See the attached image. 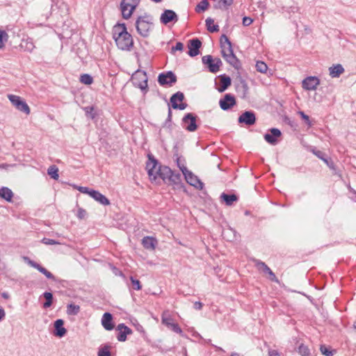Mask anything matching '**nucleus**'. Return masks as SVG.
I'll use <instances>...</instances> for the list:
<instances>
[{"mask_svg":"<svg viewBox=\"0 0 356 356\" xmlns=\"http://www.w3.org/2000/svg\"><path fill=\"white\" fill-rule=\"evenodd\" d=\"M234 0H220L216 5H215L216 8L226 10L230 6Z\"/></svg>","mask_w":356,"mask_h":356,"instance_id":"72a5a7b5","label":"nucleus"},{"mask_svg":"<svg viewBox=\"0 0 356 356\" xmlns=\"http://www.w3.org/2000/svg\"><path fill=\"white\" fill-rule=\"evenodd\" d=\"M48 175L55 180L59 177L58 168L56 165H51L47 170Z\"/></svg>","mask_w":356,"mask_h":356,"instance_id":"f704fd0d","label":"nucleus"},{"mask_svg":"<svg viewBox=\"0 0 356 356\" xmlns=\"http://www.w3.org/2000/svg\"><path fill=\"white\" fill-rule=\"evenodd\" d=\"M220 198L225 201L227 206H231L232 204L237 200V196L234 194L228 195L226 193H222Z\"/></svg>","mask_w":356,"mask_h":356,"instance_id":"7c9ffc66","label":"nucleus"},{"mask_svg":"<svg viewBox=\"0 0 356 356\" xmlns=\"http://www.w3.org/2000/svg\"><path fill=\"white\" fill-rule=\"evenodd\" d=\"M266 274H268L269 275V277H270V280L273 281V282H277L278 280L275 276V275L274 274V273L270 270V268L266 273Z\"/></svg>","mask_w":356,"mask_h":356,"instance_id":"bf43d9fd","label":"nucleus"},{"mask_svg":"<svg viewBox=\"0 0 356 356\" xmlns=\"http://www.w3.org/2000/svg\"><path fill=\"white\" fill-rule=\"evenodd\" d=\"M236 104L235 97L231 94H226L219 101V105L222 110L227 111Z\"/></svg>","mask_w":356,"mask_h":356,"instance_id":"2eb2a0df","label":"nucleus"},{"mask_svg":"<svg viewBox=\"0 0 356 356\" xmlns=\"http://www.w3.org/2000/svg\"><path fill=\"white\" fill-rule=\"evenodd\" d=\"M0 197L10 202L13 197V193L9 188L3 186L0 188Z\"/></svg>","mask_w":356,"mask_h":356,"instance_id":"c85d7f7f","label":"nucleus"},{"mask_svg":"<svg viewBox=\"0 0 356 356\" xmlns=\"http://www.w3.org/2000/svg\"><path fill=\"white\" fill-rule=\"evenodd\" d=\"M220 47L222 56L233 51L232 43L225 35L220 38Z\"/></svg>","mask_w":356,"mask_h":356,"instance_id":"412c9836","label":"nucleus"},{"mask_svg":"<svg viewBox=\"0 0 356 356\" xmlns=\"http://www.w3.org/2000/svg\"><path fill=\"white\" fill-rule=\"evenodd\" d=\"M90 197L102 205L106 206L110 204L109 200L97 191L93 190L91 191Z\"/></svg>","mask_w":356,"mask_h":356,"instance_id":"4be33fe9","label":"nucleus"},{"mask_svg":"<svg viewBox=\"0 0 356 356\" xmlns=\"http://www.w3.org/2000/svg\"><path fill=\"white\" fill-rule=\"evenodd\" d=\"M344 72V68L341 64L333 65L329 67V73L332 78H338Z\"/></svg>","mask_w":356,"mask_h":356,"instance_id":"393cba45","label":"nucleus"},{"mask_svg":"<svg viewBox=\"0 0 356 356\" xmlns=\"http://www.w3.org/2000/svg\"><path fill=\"white\" fill-rule=\"evenodd\" d=\"M80 311V307L74 304H70L67 306V313L69 315H76Z\"/></svg>","mask_w":356,"mask_h":356,"instance_id":"c9c22d12","label":"nucleus"},{"mask_svg":"<svg viewBox=\"0 0 356 356\" xmlns=\"http://www.w3.org/2000/svg\"><path fill=\"white\" fill-rule=\"evenodd\" d=\"M97 356H111L110 346H104L101 347L98 350Z\"/></svg>","mask_w":356,"mask_h":356,"instance_id":"79ce46f5","label":"nucleus"},{"mask_svg":"<svg viewBox=\"0 0 356 356\" xmlns=\"http://www.w3.org/2000/svg\"><path fill=\"white\" fill-rule=\"evenodd\" d=\"M238 88L239 90L242 91L243 97H245V95L248 92V87L247 83L244 81H242L241 82L240 85L238 86Z\"/></svg>","mask_w":356,"mask_h":356,"instance_id":"3c124183","label":"nucleus"},{"mask_svg":"<svg viewBox=\"0 0 356 356\" xmlns=\"http://www.w3.org/2000/svg\"><path fill=\"white\" fill-rule=\"evenodd\" d=\"M182 126L188 131H195L197 129L196 117L192 113H187L182 119Z\"/></svg>","mask_w":356,"mask_h":356,"instance_id":"9d476101","label":"nucleus"},{"mask_svg":"<svg viewBox=\"0 0 356 356\" xmlns=\"http://www.w3.org/2000/svg\"><path fill=\"white\" fill-rule=\"evenodd\" d=\"M256 69L261 73H266L268 70V66L264 62L257 61L256 63Z\"/></svg>","mask_w":356,"mask_h":356,"instance_id":"c03bdc74","label":"nucleus"},{"mask_svg":"<svg viewBox=\"0 0 356 356\" xmlns=\"http://www.w3.org/2000/svg\"><path fill=\"white\" fill-rule=\"evenodd\" d=\"M64 321L62 319H57L54 322V335L58 337H63L66 334V329L63 327Z\"/></svg>","mask_w":356,"mask_h":356,"instance_id":"5701e85b","label":"nucleus"},{"mask_svg":"<svg viewBox=\"0 0 356 356\" xmlns=\"http://www.w3.org/2000/svg\"><path fill=\"white\" fill-rule=\"evenodd\" d=\"M76 216L79 219H83L86 216V211L84 209L80 208L78 210Z\"/></svg>","mask_w":356,"mask_h":356,"instance_id":"13d9d810","label":"nucleus"},{"mask_svg":"<svg viewBox=\"0 0 356 356\" xmlns=\"http://www.w3.org/2000/svg\"><path fill=\"white\" fill-rule=\"evenodd\" d=\"M184 49V44L181 42H178L176 43L175 46L172 48V51H182Z\"/></svg>","mask_w":356,"mask_h":356,"instance_id":"5fc2aeb1","label":"nucleus"},{"mask_svg":"<svg viewBox=\"0 0 356 356\" xmlns=\"http://www.w3.org/2000/svg\"><path fill=\"white\" fill-rule=\"evenodd\" d=\"M148 159L146 164L148 175L151 180H156L160 165H159L157 161L153 156H149Z\"/></svg>","mask_w":356,"mask_h":356,"instance_id":"6e6552de","label":"nucleus"},{"mask_svg":"<svg viewBox=\"0 0 356 356\" xmlns=\"http://www.w3.org/2000/svg\"><path fill=\"white\" fill-rule=\"evenodd\" d=\"M117 330L119 331L117 336V339L119 341H125L127 340V336L132 333V330L124 323L119 324L117 326Z\"/></svg>","mask_w":356,"mask_h":356,"instance_id":"aec40b11","label":"nucleus"},{"mask_svg":"<svg viewBox=\"0 0 356 356\" xmlns=\"http://www.w3.org/2000/svg\"><path fill=\"white\" fill-rule=\"evenodd\" d=\"M8 35L4 31L0 30V49L4 46V43L8 40Z\"/></svg>","mask_w":356,"mask_h":356,"instance_id":"09e8293b","label":"nucleus"},{"mask_svg":"<svg viewBox=\"0 0 356 356\" xmlns=\"http://www.w3.org/2000/svg\"><path fill=\"white\" fill-rule=\"evenodd\" d=\"M140 0H122L120 10L122 17L125 19H129L134 10L138 6Z\"/></svg>","mask_w":356,"mask_h":356,"instance_id":"7ed1b4c3","label":"nucleus"},{"mask_svg":"<svg viewBox=\"0 0 356 356\" xmlns=\"http://www.w3.org/2000/svg\"><path fill=\"white\" fill-rule=\"evenodd\" d=\"M177 166L179 167V168L180 169V170L182 172L183 175L184 174V172H186L188 170L185 165L184 159H183L181 158H177Z\"/></svg>","mask_w":356,"mask_h":356,"instance_id":"49530a36","label":"nucleus"},{"mask_svg":"<svg viewBox=\"0 0 356 356\" xmlns=\"http://www.w3.org/2000/svg\"><path fill=\"white\" fill-rule=\"evenodd\" d=\"M222 236L228 241H232L235 238L234 231L232 229L227 228L222 231Z\"/></svg>","mask_w":356,"mask_h":356,"instance_id":"4c0bfd02","label":"nucleus"},{"mask_svg":"<svg viewBox=\"0 0 356 356\" xmlns=\"http://www.w3.org/2000/svg\"><path fill=\"white\" fill-rule=\"evenodd\" d=\"M15 165V164H6V163H3V164H0V168L8 169V168H11V167H13Z\"/></svg>","mask_w":356,"mask_h":356,"instance_id":"774afa93","label":"nucleus"},{"mask_svg":"<svg viewBox=\"0 0 356 356\" xmlns=\"http://www.w3.org/2000/svg\"><path fill=\"white\" fill-rule=\"evenodd\" d=\"M142 244L145 248L154 250L157 244V241L154 237L145 236L142 240Z\"/></svg>","mask_w":356,"mask_h":356,"instance_id":"a878e982","label":"nucleus"},{"mask_svg":"<svg viewBox=\"0 0 356 356\" xmlns=\"http://www.w3.org/2000/svg\"><path fill=\"white\" fill-rule=\"evenodd\" d=\"M42 243L45 244V245H56V244H60V243H58V241L54 240V239H51V238H42Z\"/></svg>","mask_w":356,"mask_h":356,"instance_id":"864d4df0","label":"nucleus"},{"mask_svg":"<svg viewBox=\"0 0 356 356\" xmlns=\"http://www.w3.org/2000/svg\"><path fill=\"white\" fill-rule=\"evenodd\" d=\"M8 98L17 110L27 115L30 113L31 111L29 106L19 96L10 94L8 95Z\"/></svg>","mask_w":356,"mask_h":356,"instance_id":"423d86ee","label":"nucleus"},{"mask_svg":"<svg viewBox=\"0 0 356 356\" xmlns=\"http://www.w3.org/2000/svg\"><path fill=\"white\" fill-rule=\"evenodd\" d=\"M224 59L231 65H232L234 67H237L238 65V60L236 57V56L234 54V51H232L231 53L228 54H225L222 56Z\"/></svg>","mask_w":356,"mask_h":356,"instance_id":"c756f323","label":"nucleus"},{"mask_svg":"<svg viewBox=\"0 0 356 356\" xmlns=\"http://www.w3.org/2000/svg\"><path fill=\"white\" fill-rule=\"evenodd\" d=\"M168 181H170L174 184H179L181 181V175L179 173L172 171Z\"/></svg>","mask_w":356,"mask_h":356,"instance_id":"ea45409f","label":"nucleus"},{"mask_svg":"<svg viewBox=\"0 0 356 356\" xmlns=\"http://www.w3.org/2000/svg\"><path fill=\"white\" fill-rule=\"evenodd\" d=\"M298 353L301 356H309L310 355V350L307 346L300 344L298 347Z\"/></svg>","mask_w":356,"mask_h":356,"instance_id":"37998d69","label":"nucleus"},{"mask_svg":"<svg viewBox=\"0 0 356 356\" xmlns=\"http://www.w3.org/2000/svg\"><path fill=\"white\" fill-rule=\"evenodd\" d=\"M161 22L167 24L171 22H177L178 21L177 15L172 10H165L160 17Z\"/></svg>","mask_w":356,"mask_h":356,"instance_id":"f3484780","label":"nucleus"},{"mask_svg":"<svg viewBox=\"0 0 356 356\" xmlns=\"http://www.w3.org/2000/svg\"><path fill=\"white\" fill-rule=\"evenodd\" d=\"M320 350L321 353L325 356H333L334 352V350H330L323 345L321 346Z\"/></svg>","mask_w":356,"mask_h":356,"instance_id":"de8ad7c7","label":"nucleus"},{"mask_svg":"<svg viewBox=\"0 0 356 356\" xmlns=\"http://www.w3.org/2000/svg\"><path fill=\"white\" fill-rule=\"evenodd\" d=\"M203 64L207 65L209 71L212 73H216L219 71L222 62L220 58L213 59L211 56L207 55L202 58Z\"/></svg>","mask_w":356,"mask_h":356,"instance_id":"0eeeda50","label":"nucleus"},{"mask_svg":"<svg viewBox=\"0 0 356 356\" xmlns=\"http://www.w3.org/2000/svg\"><path fill=\"white\" fill-rule=\"evenodd\" d=\"M238 121L248 126L253 125L256 122L255 114L252 111H245L239 116Z\"/></svg>","mask_w":356,"mask_h":356,"instance_id":"dca6fc26","label":"nucleus"},{"mask_svg":"<svg viewBox=\"0 0 356 356\" xmlns=\"http://www.w3.org/2000/svg\"><path fill=\"white\" fill-rule=\"evenodd\" d=\"M112 315L110 313L106 312L102 318V325L106 330H112L114 325L112 323Z\"/></svg>","mask_w":356,"mask_h":356,"instance_id":"b1692460","label":"nucleus"},{"mask_svg":"<svg viewBox=\"0 0 356 356\" xmlns=\"http://www.w3.org/2000/svg\"><path fill=\"white\" fill-rule=\"evenodd\" d=\"M194 308L197 310H200L202 308V303L200 302H195L194 303Z\"/></svg>","mask_w":356,"mask_h":356,"instance_id":"0e129e2a","label":"nucleus"},{"mask_svg":"<svg viewBox=\"0 0 356 356\" xmlns=\"http://www.w3.org/2000/svg\"><path fill=\"white\" fill-rule=\"evenodd\" d=\"M252 22H253L252 19L249 17H244L243 18V24L245 26H248L250 25L252 23Z\"/></svg>","mask_w":356,"mask_h":356,"instance_id":"4d7b16f0","label":"nucleus"},{"mask_svg":"<svg viewBox=\"0 0 356 356\" xmlns=\"http://www.w3.org/2000/svg\"><path fill=\"white\" fill-rule=\"evenodd\" d=\"M300 115H301L302 118L304 119L307 123H309V116L304 113V112H300Z\"/></svg>","mask_w":356,"mask_h":356,"instance_id":"69168bd1","label":"nucleus"},{"mask_svg":"<svg viewBox=\"0 0 356 356\" xmlns=\"http://www.w3.org/2000/svg\"><path fill=\"white\" fill-rule=\"evenodd\" d=\"M113 38L118 49L130 51L134 44L131 35L128 33L124 24H118L113 28Z\"/></svg>","mask_w":356,"mask_h":356,"instance_id":"f257e3e1","label":"nucleus"},{"mask_svg":"<svg viewBox=\"0 0 356 356\" xmlns=\"http://www.w3.org/2000/svg\"><path fill=\"white\" fill-rule=\"evenodd\" d=\"M43 296L46 300L45 302L43 304V307L48 308V307H51L52 305V300H53L52 293L50 292H44L43 293Z\"/></svg>","mask_w":356,"mask_h":356,"instance_id":"58836bf2","label":"nucleus"},{"mask_svg":"<svg viewBox=\"0 0 356 356\" xmlns=\"http://www.w3.org/2000/svg\"><path fill=\"white\" fill-rule=\"evenodd\" d=\"M137 32L143 37H147L152 28V23L149 16L139 17L136 22Z\"/></svg>","mask_w":356,"mask_h":356,"instance_id":"f03ea898","label":"nucleus"},{"mask_svg":"<svg viewBox=\"0 0 356 356\" xmlns=\"http://www.w3.org/2000/svg\"><path fill=\"white\" fill-rule=\"evenodd\" d=\"M26 260H27V263L29 265H30L31 267L37 269L38 271H40L41 273H42L44 275L46 276L47 278L52 280L54 281L56 280L55 277L51 274L49 271H48L46 268L41 266L39 264L35 262L34 261L30 260L28 258H25Z\"/></svg>","mask_w":356,"mask_h":356,"instance_id":"6ab92c4d","label":"nucleus"},{"mask_svg":"<svg viewBox=\"0 0 356 356\" xmlns=\"http://www.w3.org/2000/svg\"><path fill=\"white\" fill-rule=\"evenodd\" d=\"M268 356H281V353L277 350L269 348Z\"/></svg>","mask_w":356,"mask_h":356,"instance_id":"6e6d98bb","label":"nucleus"},{"mask_svg":"<svg viewBox=\"0 0 356 356\" xmlns=\"http://www.w3.org/2000/svg\"><path fill=\"white\" fill-rule=\"evenodd\" d=\"M6 312L4 310V309L1 307H0V322L2 321L5 317H6Z\"/></svg>","mask_w":356,"mask_h":356,"instance_id":"e2e57ef3","label":"nucleus"},{"mask_svg":"<svg viewBox=\"0 0 356 356\" xmlns=\"http://www.w3.org/2000/svg\"><path fill=\"white\" fill-rule=\"evenodd\" d=\"M172 171V170L167 166H160L159 167L157 177L161 178L165 181H168Z\"/></svg>","mask_w":356,"mask_h":356,"instance_id":"cd10ccee","label":"nucleus"},{"mask_svg":"<svg viewBox=\"0 0 356 356\" xmlns=\"http://www.w3.org/2000/svg\"><path fill=\"white\" fill-rule=\"evenodd\" d=\"M113 271L115 275L122 276V273L115 267H113Z\"/></svg>","mask_w":356,"mask_h":356,"instance_id":"338daca9","label":"nucleus"},{"mask_svg":"<svg viewBox=\"0 0 356 356\" xmlns=\"http://www.w3.org/2000/svg\"><path fill=\"white\" fill-rule=\"evenodd\" d=\"M161 323L175 333L179 334L181 336H184L182 330L177 323L174 322V319L168 310L163 312L161 314Z\"/></svg>","mask_w":356,"mask_h":356,"instance_id":"20e7f679","label":"nucleus"},{"mask_svg":"<svg viewBox=\"0 0 356 356\" xmlns=\"http://www.w3.org/2000/svg\"><path fill=\"white\" fill-rule=\"evenodd\" d=\"M320 84V79L315 76H309L302 81V87L305 90H315Z\"/></svg>","mask_w":356,"mask_h":356,"instance_id":"9b49d317","label":"nucleus"},{"mask_svg":"<svg viewBox=\"0 0 356 356\" xmlns=\"http://www.w3.org/2000/svg\"><path fill=\"white\" fill-rule=\"evenodd\" d=\"M220 83L221 85L218 90L223 92L231 85V79L226 75H222L220 76Z\"/></svg>","mask_w":356,"mask_h":356,"instance_id":"2f4dec72","label":"nucleus"},{"mask_svg":"<svg viewBox=\"0 0 356 356\" xmlns=\"http://www.w3.org/2000/svg\"><path fill=\"white\" fill-rule=\"evenodd\" d=\"M130 280L134 289L138 291L141 289V285L139 280L134 279L133 277H131Z\"/></svg>","mask_w":356,"mask_h":356,"instance_id":"603ef678","label":"nucleus"},{"mask_svg":"<svg viewBox=\"0 0 356 356\" xmlns=\"http://www.w3.org/2000/svg\"><path fill=\"white\" fill-rule=\"evenodd\" d=\"M176 81L177 76L171 71L161 73L158 76V82L161 86H172Z\"/></svg>","mask_w":356,"mask_h":356,"instance_id":"1a4fd4ad","label":"nucleus"},{"mask_svg":"<svg viewBox=\"0 0 356 356\" xmlns=\"http://www.w3.org/2000/svg\"><path fill=\"white\" fill-rule=\"evenodd\" d=\"M266 274H268L269 275V277H270V280L273 281V282H277L278 280L275 276V275L274 274V273L270 270V268L266 273Z\"/></svg>","mask_w":356,"mask_h":356,"instance_id":"052dcab7","label":"nucleus"},{"mask_svg":"<svg viewBox=\"0 0 356 356\" xmlns=\"http://www.w3.org/2000/svg\"><path fill=\"white\" fill-rule=\"evenodd\" d=\"M207 30L211 33L217 32L219 30L218 26L214 24V20L210 17L205 21Z\"/></svg>","mask_w":356,"mask_h":356,"instance_id":"473e14b6","label":"nucleus"},{"mask_svg":"<svg viewBox=\"0 0 356 356\" xmlns=\"http://www.w3.org/2000/svg\"><path fill=\"white\" fill-rule=\"evenodd\" d=\"M80 81L86 85H90L93 82V79L90 74H83L80 77Z\"/></svg>","mask_w":356,"mask_h":356,"instance_id":"a19ab883","label":"nucleus"},{"mask_svg":"<svg viewBox=\"0 0 356 356\" xmlns=\"http://www.w3.org/2000/svg\"><path fill=\"white\" fill-rule=\"evenodd\" d=\"M312 152L320 159H323V153L322 152L316 150L315 149H312Z\"/></svg>","mask_w":356,"mask_h":356,"instance_id":"680f3d73","label":"nucleus"},{"mask_svg":"<svg viewBox=\"0 0 356 356\" xmlns=\"http://www.w3.org/2000/svg\"><path fill=\"white\" fill-rule=\"evenodd\" d=\"M281 136L282 133L280 129L272 128L264 135V139L268 143L275 145L278 143Z\"/></svg>","mask_w":356,"mask_h":356,"instance_id":"f8f14e48","label":"nucleus"},{"mask_svg":"<svg viewBox=\"0 0 356 356\" xmlns=\"http://www.w3.org/2000/svg\"><path fill=\"white\" fill-rule=\"evenodd\" d=\"M184 98V94L181 92H177L174 94L170 98L172 107L174 109L184 110L186 108L187 104L183 103Z\"/></svg>","mask_w":356,"mask_h":356,"instance_id":"ddd939ff","label":"nucleus"},{"mask_svg":"<svg viewBox=\"0 0 356 356\" xmlns=\"http://www.w3.org/2000/svg\"><path fill=\"white\" fill-rule=\"evenodd\" d=\"M186 182L197 189H202L204 184L191 171L188 170L184 174Z\"/></svg>","mask_w":356,"mask_h":356,"instance_id":"4468645a","label":"nucleus"},{"mask_svg":"<svg viewBox=\"0 0 356 356\" xmlns=\"http://www.w3.org/2000/svg\"><path fill=\"white\" fill-rule=\"evenodd\" d=\"M202 45L201 41L197 39H192L189 40V44L188 45L189 51L188 52V55L191 57H194L197 56L200 54L199 49Z\"/></svg>","mask_w":356,"mask_h":356,"instance_id":"a211bd4d","label":"nucleus"},{"mask_svg":"<svg viewBox=\"0 0 356 356\" xmlns=\"http://www.w3.org/2000/svg\"><path fill=\"white\" fill-rule=\"evenodd\" d=\"M255 265L259 270H261L265 273L270 269V268L264 262L259 260L255 261Z\"/></svg>","mask_w":356,"mask_h":356,"instance_id":"a18cd8bd","label":"nucleus"},{"mask_svg":"<svg viewBox=\"0 0 356 356\" xmlns=\"http://www.w3.org/2000/svg\"><path fill=\"white\" fill-rule=\"evenodd\" d=\"M74 188L77 189L79 191H80L81 193H84V194H88L90 196V194H91V191H93V189H90L88 187H84V186H76V185H73L72 186Z\"/></svg>","mask_w":356,"mask_h":356,"instance_id":"8fccbe9b","label":"nucleus"},{"mask_svg":"<svg viewBox=\"0 0 356 356\" xmlns=\"http://www.w3.org/2000/svg\"><path fill=\"white\" fill-rule=\"evenodd\" d=\"M209 6L207 0H201V1L196 6L195 11L197 13L205 11Z\"/></svg>","mask_w":356,"mask_h":356,"instance_id":"e433bc0d","label":"nucleus"},{"mask_svg":"<svg viewBox=\"0 0 356 356\" xmlns=\"http://www.w3.org/2000/svg\"><path fill=\"white\" fill-rule=\"evenodd\" d=\"M20 47L24 51L28 52H32L35 48L33 39L30 38L22 39Z\"/></svg>","mask_w":356,"mask_h":356,"instance_id":"bb28decb","label":"nucleus"},{"mask_svg":"<svg viewBox=\"0 0 356 356\" xmlns=\"http://www.w3.org/2000/svg\"><path fill=\"white\" fill-rule=\"evenodd\" d=\"M133 84L141 89L146 90L147 88V76L145 71L137 70L131 76Z\"/></svg>","mask_w":356,"mask_h":356,"instance_id":"39448f33","label":"nucleus"}]
</instances>
